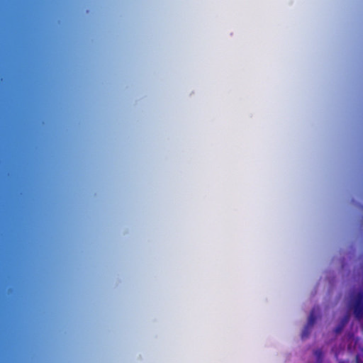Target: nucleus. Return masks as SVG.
Returning a JSON list of instances; mask_svg holds the SVG:
<instances>
[{
	"instance_id": "obj_1",
	"label": "nucleus",
	"mask_w": 363,
	"mask_h": 363,
	"mask_svg": "<svg viewBox=\"0 0 363 363\" xmlns=\"http://www.w3.org/2000/svg\"><path fill=\"white\" fill-rule=\"evenodd\" d=\"M353 313L354 317L357 320H361L363 318V291H359L355 296L353 303Z\"/></svg>"
},
{
	"instance_id": "obj_2",
	"label": "nucleus",
	"mask_w": 363,
	"mask_h": 363,
	"mask_svg": "<svg viewBox=\"0 0 363 363\" xmlns=\"http://www.w3.org/2000/svg\"><path fill=\"white\" fill-rule=\"evenodd\" d=\"M316 359V363H322L323 359V352L321 349H316L313 352Z\"/></svg>"
},
{
	"instance_id": "obj_3",
	"label": "nucleus",
	"mask_w": 363,
	"mask_h": 363,
	"mask_svg": "<svg viewBox=\"0 0 363 363\" xmlns=\"http://www.w3.org/2000/svg\"><path fill=\"white\" fill-rule=\"evenodd\" d=\"M315 320H316V317L315 315L314 310H313L309 315L306 325L312 328L313 325H314Z\"/></svg>"
},
{
	"instance_id": "obj_4",
	"label": "nucleus",
	"mask_w": 363,
	"mask_h": 363,
	"mask_svg": "<svg viewBox=\"0 0 363 363\" xmlns=\"http://www.w3.org/2000/svg\"><path fill=\"white\" fill-rule=\"evenodd\" d=\"M311 328V327H310L307 325L305 326V328H303L302 333H301V337L303 339L306 338L308 336V335L310 333Z\"/></svg>"
},
{
	"instance_id": "obj_5",
	"label": "nucleus",
	"mask_w": 363,
	"mask_h": 363,
	"mask_svg": "<svg viewBox=\"0 0 363 363\" xmlns=\"http://www.w3.org/2000/svg\"><path fill=\"white\" fill-rule=\"evenodd\" d=\"M344 323H339L338 325L335 328V333L338 334L342 332L344 328Z\"/></svg>"
},
{
	"instance_id": "obj_6",
	"label": "nucleus",
	"mask_w": 363,
	"mask_h": 363,
	"mask_svg": "<svg viewBox=\"0 0 363 363\" xmlns=\"http://www.w3.org/2000/svg\"><path fill=\"white\" fill-rule=\"evenodd\" d=\"M349 320V315H345L341 320L340 323H344V326L347 323Z\"/></svg>"
}]
</instances>
